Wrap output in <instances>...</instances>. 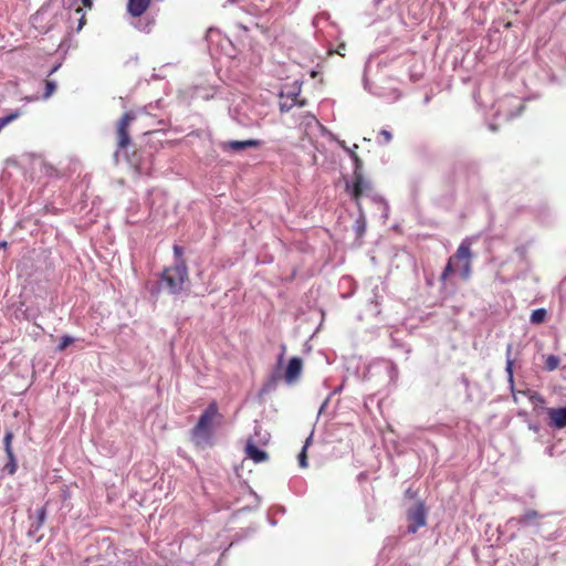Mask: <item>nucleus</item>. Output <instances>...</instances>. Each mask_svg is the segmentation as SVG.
<instances>
[{
  "label": "nucleus",
  "instance_id": "obj_2",
  "mask_svg": "<svg viewBox=\"0 0 566 566\" xmlns=\"http://www.w3.org/2000/svg\"><path fill=\"white\" fill-rule=\"evenodd\" d=\"M472 240L465 238L458 247L455 253L449 259L443 272L441 274V281H444L452 272L460 271V275L463 280H468L472 273V252H471Z\"/></svg>",
  "mask_w": 566,
  "mask_h": 566
},
{
  "label": "nucleus",
  "instance_id": "obj_21",
  "mask_svg": "<svg viewBox=\"0 0 566 566\" xmlns=\"http://www.w3.org/2000/svg\"><path fill=\"white\" fill-rule=\"evenodd\" d=\"M18 117V113H12L8 116H4V117H1L0 118V130L7 126L9 123H11L13 119H15Z\"/></svg>",
  "mask_w": 566,
  "mask_h": 566
},
{
  "label": "nucleus",
  "instance_id": "obj_6",
  "mask_svg": "<svg viewBox=\"0 0 566 566\" xmlns=\"http://www.w3.org/2000/svg\"><path fill=\"white\" fill-rule=\"evenodd\" d=\"M407 518L409 522L408 532L415 534L420 527L426 525L427 511L424 504L419 502L415 507L408 510Z\"/></svg>",
  "mask_w": 566,
  "mask_h": 566
},
{
  "label": "nucleus",
  "instance_id": "obj_26",
  "mask_svg": "<svg viewBox=\"0 0 566 566\" xmlns=\"http://www.w3.org/2000/svg\"><path fill=\"white\" fill-rule=\"evenodd\" d=\"M530 400L533 401V402H539V403H544L545 400L543 398L542 395H539L538 392H533L530 397Z\"/></svg>",
  "mask_w": 566,
  "mask_h": 566
},
{
  "label": "nucleus",
  "instance_id": "obj_16",
  "mask_svg": "<svg viewBox=\"0 0 566 566\" xmlns=\"http://www.w3.org/2000/svg\"><path fill=\"white\" fill-rule=\"evenodd\" d=\"M560 359L555 355L547 356L545 360V367L547 370L553 371L558 368Z\"/></svg>",
  "mask_w": 566,
  "mask_h": 566
},
{
  "label": "nucleus",
  "instance_id": "obj_18",
  "mask_svg": "<svg viewBox=\"0 0 566 566\" xmlns=\"http://www.w3.org/2000/svg\"><path fill=\"white\" fill-rule=\"evenodd\" d=\"M74 338L69 336V335H64L62 338H61V342L57 346V350L59 352H63L67 346L72 345L74 343Z\"/></svg>",
  "mask_w": 566,
  "mask_h": 566
},
{
  "label": "nucleus",
  "instance_id": "obj_19",
  "mask_svg": "<svg viewBox=\"0 0 566 566\" xmlns=\"http://www.w3.org/2000/svg\"><path fill=\"white\" fill-rule=\"evenodd\" d=\"M55 88H56L55 83L53 81L46 80L45 81L44 98H49L54 93Z\"/></svg>",
  "mask_w": 566,
  "mask_h": 566
},
{
  "label": "nucleus",
  "instance_id": "obj_30",
  "mask_svg": "<svg viewBox=\"0 0 566 566\" xmlns=\"http://www.w3.org/2000/svg\"><path fill=\"white\" fill-rule=\"evenodd\" d=\"M235 0H229V2H234Z\"/></svg>",
  "mask_w": 566,
  "mask_h": 566
},
{
  "label": "nucleus",
  "instance_id": "obj_23",
  "mask_svg": "<svg viewBox=\"0 0 566 566\" xmlns=\"http://www.w3.org/2000/svg\"><path fill=\"white\" fill-rule=\"evenodd\" d=\"M340 146L348 153L349 157L353 159V156H358L356 149L358 146L355 144L352 148L347 147L344 142L340 143Z\"/></svg>",
  "mask_w": 566,
  "mask_h": 566
},
{
  "label": "nucleus",
  "instance_id": "obj_9",
  "mask_svg": "<svg viewBox=\"0 0 566 566\" xmlns=\"http://www.w3.org/2000/svg\"><path fill=\"white\" fill-rule=\"evenodd\" d=\"M547 415L553 427L558 429L566 427V407L548 408Z\"/></svg>",
  "mask_w": 566,
  "mask_h": 566
},
{
  "label": "nucleus",
  "instance_id": "obj_25",
  "mask_svg": "<svg viewBox=\"0 0 566 566\" xmlns=\"http://www.w3.org/2000/svg\"><path fill=\"white\" fill-rule=\"evenodd\" d=\"M174 254L177 259V262H180V260H184L182 259V254H184V249L180 247V245H174Z\"/></svg>",
  "mask_w": 566,
  "mask_h": 566
},
{
  "label": "nucleus",
  "instance_id": "obj_3",
  "mask_svg": "<svg viewBox=\"0 0 566 566\" xmlns=\"http://www.w3.org/2000/svg\"><path fill=\"white\" fill-rule=\"evenodd\" d=\"M219 413V407L216 401H211L199 417L197 424L191 430V439L198 447L209 443L212 437V422Z\"/></svg>",
  "mask_w": 566,
  "mask_h": 566
},
{
  "label": "nucleus",
  "instance_id": "obj_1",
  "mask_svg": "<svg viewBox=\"0 0 566 566\" xmlns=\"http://www.w3.org/2000/svg\"><path fill=\"white\" fill-rule=\"evenodd\" d=\"M353 179L345 181V191L355 202L360 212V217H363L361 199L364 196H370L374 193V186L371 181L364 176L361 158L359 156H353Z\"/></svg>",
  "mask_w": 566,
  "mask_h": 566
},
{
  "label": "nucleus",
  "instance_id": "obj_27",
  "mask_svg": "<svg viewBox=\"0 0 566 566\" xmlns=\"http://www.w3.org/2000/svg\"><path fill=\"white\" fill-rule=\"evenodd\" d=\"M380 134L384 136V138H385V140H386V142H390V140H391V138H392L391 133H390V132H388V130L382 129V130L380 132Z\"/></svg>",
  "mask_w": 566,
  "mask_h": 566
},
{
  "label": "nucleus",
  "instance_id": "obj_12",
  "mask_svg": "<svg viewBox=\"0 0 566 566\" xmlns=\"http://www.w3.org/2000/svg\"><path fill=\"white\" fill-rule=\"evenodd\" d=\"M541 517V514L536 510H527L523 515L517 518L518 524H528Z\"/></svg>",
  "mask_w": 566,
  "mask_h": 566
},
{
  "label": "nucleus",
  "instance_id": "obj_7",
  "mask_svg": "<svg viewBox=\"0 0 566 566\" xmlns=\"http://www.w3.org/2000/svg\"><path fill=\"white\" fill-rule=\"evenodd\" d=\"M302 371H303V359L301 357H296V356L292 357L289 360L287 366L285 368V373H284L285 382L289 385L295 384L300 379Z\"/></svg>",
  "mask_w": 566,
  "mask_h": 566
},
{
  "label": "nucleus",
  "instance_id": "obj_10",
  "mask_svg": "<svg viewBox=\"0 0 566 566\" xmlns=\"http://www.w3.org/2000/svg\"><path fill=\"white\" fill-rule=\"evenodd\" d=\"M151 0H128L127 11L133 17L143 15L150 6Z\"/></svg>",
  "mask_w": 566,
  "mask_h": 566
},
{
  "label": "nucleus",
  "instance_id": "obj_20",
  "mask_svg": "<svg viewBox=\"0 0 566 566\" xmlns=\"http://www.w3.org/2000/svg\"><path fill=\"white\" fill-rule=\"evenodd\" d=\"M18 117V113H12L8 116H4V117H1L0 118V130L7 126L9 123H11L13 119H15Z\"/></svg>",
  "mask_w": 566,
  "mask_h": 566
},
{
  "label": "nucleus",
  "instance_id": "obj_28",
  "mask_svg": "<svg viewBox=\"0 0 566 566\" xmlns=\"http://www.w3.org/2000/svg\"><path fill=\"white\" fill-rule=\"evenodd\" d=\"M81 2L85 8H92V6H93L92 0H81Z\"/></svg>",
  "mask_w": 566,
  "mask_h": 566
},
{
  "label": "nucleus",
  "instance_id": "obj_4",
  "mask_svg": "<svg viewBox=\"0 0 566 566\" xmlns=\"http://www.w3.org/2000/svg\"><path fill=\"white\" fill-rule=\"evenodd\" d=\"M187 280L188 268L185 260H180L175 266L165 269L161 274V281L172 294L181 292Z\"/></svg>",
  "mask_w": 566,
  "mask_h": 566
},
{
  "label": "nucleus",
  "instance_id": "obj_14",
  "mask_svg": "<svg viewBox=\"0 0 566 566\" xmlns=\"http://www.w3.org/2000/svg\"><path fill=\"white\" fill-rule=\"evenodd\" d=\"M512 349H513L512 344H509L507 347H506V367H505V370H506L509 379L511 381L513 380V364H514V361H513V359L511 357Z\"/></svg>",
  "mask_w": 566,
  "mask_h": 566
},
{
  "label": "nucleus",
  "instance_id": "obj_11",
  "mask_svg": "<svg viewBox=\"0 0 566 566\" xmlns=\"http://www.w3.org/2000/svg\"><path fill=\"white\" fill-rule=\"evenodd\" d=\"M245 454L255 463H261L268 460L269 455L265 451L259 449L252 441H248L245 446Z\"/></svg>",
  "mask_w": 566,
  "mask_h": 566
},
{
  "label": "nucleus",
  "instance_id": "obj_24",
  "mask_svg": "<svg viewBox=\"0 0 566 566\" xmlns=\"http://www.w3.org/2000/svg\"><path fill=\"white\" fill-rule=\"evenodd\" d=\"M45 516H46V507L45 506H42L39 511H38V524L39 526H41L44 521H45Z\"/></svg>",
  "mask_w": 566,
  "mask_h": 566
},
{
  "label": "nucleus",
  "instance_id": "obj_8",
  "mask_svg": "<svg viewBox=\"0 0 566 566\" xmlns=\"http://www.w3.org/2000/svg\"><path fill=\"white\" fill-rule=\"evenodd\" d=\"M263 145L260 139L230 140L222 145L223 150L240 151L247 148H259Z\"/></svg>",
  "mask_w": 566,
  "mask_h": 566
},
{
  "label": "nucleus",
  "instance_id": "obj_13",
  "mask_svg": "<svg viewBox=\"0 0 566 566\" xmlns=\"http://www.w3.org/2000/svg\"><path fill=\"white\" fill-rule=\"evenodd\" d=\"M547 311L545 308H537L532 312L530 321L532 324H542L546 321Z\"/></svg>",
  "mask_w": 566,
  "mask_h": 566
},
{
  "label": "nucleus",
  "instance_id": "obj_15",
  "mask_svg": "<svg viewBox=\"0 0 566 566\" xmlns=\"http://www.w3.org/2000/svg\"><path fill=\"white\" fill-rule=\"evenodd\" d=\"M12 439H13V432L8 430L3 438L4 451H6L7 458H12V455H14L12 447H11Z\"/></svg>",
  "mask_w": 566,
  "mask_h": 566
},
{
  "label": "nucleus",
  "instance_id": "obj_17",
  "mask_svg": "<svg viewBox=\"0 0 566 566\" xmlns=\"http://www.w3.org/2000/svg\"><path fill=\"white\" fill-rule=\"evenodd\" d=\"M4 469L11 475L15 473L18 469L15 455H12V458H8V462L6 463Z\"/></svg>",
  "mask_w": 566,
  "mask_h": 566
},
{
  "label": "nucleus",
  "instance_id": "obj_22",
  "mask_svg": "<svg viewBox=\"0 0 566 566\" xmlns=\"http://www.w3.org/2000/svg\"><path fill=\"white\" fill-rule=\"evenodd\" d=\"M298 462L302 468L307 467V455H306V446L303 448L301 453L298 454Z\"/></svg>",
  "mask_w": 566,
  "mask_h": 566
},
{
  "label": "nucleus",
  "instance_id": "obj_5",
  "mask_svg": "<svg viewBox=\"0 0 566 566\" xmlns=\"http://www.w3.org/2000/svg\"><path fill=\"white\" fill-rule=\"evenodd\" d=\"M135 119L133 112H126L116 124V143L119 150L126 149L130 144L129 126Z\"/></svg>",
  "mask_w": 566,
  "mask_h": 566
},
{
  "label": "nucleus",
  "instance_id": "obj_29",
  "mask_svg": "<svg viewBox=\"0 0 566 566\" xmlns=\"http://www.w3.org/2000/svg\"><path fill=\"white\" fill-rule=\"evenodd\" d=\"M84 21H85V18H84V15H82V18L80 19V25H78V29H81V28H82V25H83Z\"/></svg>",
  "mask_w": 566,
  "mask_h": 566
}]
</instances>
